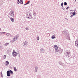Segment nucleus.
Returning a JSON list of instances; mask_svg holds the SVG:
<instances>
[{
    "label": "nucleus",
    "mask_w": 78,
    "mask_h": 78,
    "mask_svg": "<svg viewBox=\"0 0 78 78\" xmlns=\"http://www.w3.org/2000/svg\"><path fill=\"white\" fill-rule=\"evenodd\" d=\"M54 47L55 48V52H58L59 51L58 47L56 45H54Z\"/></svg>",
    "instance_id": "f257e3e1"
},
{
    "label": "nucleus",
    "mask_w": 78,
    "mask_h": 78,
    "mask_svg": "<svg viewBox=\"0 0 78 78\" xmlns=\"http://www.w3.org/2000/svg\"><path fill=\"white\" fill-rule=\"evenodd\" d=\"M14 11L12 10L10 12V17H14Z\"/></svg>",
    "instance_id": "f03ea898"
},
{
    "label": "nucleus",
    "mask_w": 78,
    "mask_h": 78,
    "mask_svg": "<svg viewBox=\"0 0 78 78\" xmlns=\"http://www.w3.org/2000/svg\"><path fill=\"white\" fill-rule=\"evenodd\" d=\"M12 55L13 56H17V53L16 51H13V52H12Z\"/></svg>",
    "instance_id": "7ed1b4c3"
},
{
    "label": "nucleus",
    "mask_w": 78,
    "mask_h": 78,
    "mask_svg": "<svg viewBox=\"0 0 78 78\" xmlns=\"http://www.w3.org/2000/svg\"><path fill=\"white\" fill-rule=\"evenodd\" d=\"M23 45L24 47H27V42L26 41H25L23 43Z\"/></svg>",
    "instance_id": "20e7f679"
},
{
    "label": "nucleus",
    "mask_w": 78,
    "mask_h": 78,
    "mask_svg": "<svg viewBox=\"0 0 78 78\" xmlns=\"http://www.w3.org/2000/svg\"><path fill=\"white\" fill-rule=\"evenodd\" d=\"M75 45L76 46L78 47V41H76L75 42Z\"/></svg>",
    "instance_id": "39448f33"
},
{
    "label": "nucleus",
    "mask_w": 78,
    "mask_h": 78,
    "mask_svg": "<svg viewBox=\"0 0 78 78\" xmlns=\"http://www.w3.org/2000/svg\"><path fill=\"white\" fill-rule=\"evenodd\" d=\"M17 2H19V3H20V4H21V5H22L23 3V0H22V1H21V2H20L19 1V0H18Z\"/></svg>",
    "instance_id": "423d86ee"
},
{
    "label": "nucleus",
    "mask_w": 78,
    "mask_h": 78,
    "mask_svg": "<svg viewBox=\"0 0 78 78\" xmlns=\"http://www.w3.org/2000/svg\"><path fill=\"white\" fill-rule=\"evenodd\" d=\"M17 39V38L16 37H15V38H13L12 41V42H14Z\"/></svg>",
    "instance_id": "0eeeda50"
},
{
    "label": "nucleus",
    "mask_w": 78,
    "mask_h": 78,
    "mask_svg": "<svg viewBox=\"0 0 78 78\" xmlns=\"http://www.w3.org/2000/svg\"><path fill=\"white\" fill-rule=\"evenodd\" d=\"M8 72H9L10 74H13V72H12V71L11 70L9 71H8Z\"/></svg>",
    "instance_id": "6e6552de"
},
{
    "label": "nucleus",
    "mask_w": 78,
    "mask_h": 78,
    "mask_svg": "<svg viewBox=\"0 0 78 78\" xmlns=\"http://www.w3.org/2000/svg\"><path fill=\"white\" fill-rule=\"evenodd\" d=\"M55 35H54L53 36H52L51 37V38L52 39H55V38L56 37L55 36Z\"/></svg>",
    "instance_id": "1a4fd4ad"
},
{
    "label": "nucleus",
    "mask_w": 78,
    "mask_h": 78,
    "mask_svg": "<svg viewBox=\"0 0 78 78\" xmlns=\"http://www.w3.org/2000/svg\"><path fill=\"white\" fill-rule=\"evenodd\" d=\"M7 76H10V74L8 72H7Z\"/></svg>",
    "instance_id": "9d476101"
},
{
    "label": "nucleus",
    "mask_w": 78,
    "mask_h": 78,
    "mask_svg": "<svg viewBox=\"0 0 78 78\" xmlns=\"http://www.w3.org/2000/svg\"><path fill=\"white\" fill-rule=\"evenodd\" d=\"M44 49H41L40 52H41V53H44Z\"/></svg>",
    "instance_id": "9b49d317"
},
{
    "label": "nucleus",
    "mask_w": 78,
    "mask_h": 78,
    "mask_svg": "<svg viewBox=\"0 0 78 78\" xmlns=\"http://www.w3.org/2000/svg\"><path fill=\"white\" fill-rule=\"evenodd\" d=\"M5 32H0V34H5Z\"/></svg>",
    "instance_id": "f8f14e48"
},
{
    "label": "nucleus",
    "mask_w": 78,
    "mask_h": 78,
    "mask_svg": "<svg viewBox=\"0 0 78 78\" xmlns=\"http://www.w3.org/2000/svg\"><path fill=\"white\" fill-rule=\"evenodd\" d=\"M6 63L5 66H7V65H8L9 64V62L8 61H7L6 62Z\"/></svg>",
    "instance_id": "ddd939ff"
},
{
    "label": "nucleus",
    "mask_w": 78,
    "mask_h": 78,
    "mask_svg": "<svg viewBox=\"0 0 78 78\" xmlns=\"http://www.w3.org/2000/svg\"><path fill=\"white\" fill-rule=\"evenodd\" d=\"M9 45V43H6L5 44V46H7V45Z\"/></svg>",
    "instance_id": "4468645a"
},
{
    "label": "nucleus",
    "mask_w": 78,
    "mask_h": 78,
    "mask_svg": "<svg viewBox=\"0 0 78 78\" xmlns=\"http://www.w3.org/2000/svg\"><path fill=\"white\" fill-rule=\"evenodd\" d=\"M3 58L4 59H6V55H4L3 56Z\"/></svg>",
    "instance_id": "2eb2a0df"
},
{
    "label": "nucleus",
    "mask_w": 78,
    "mask_h": 78,
    "mask_svg": "<svg viewBox=\"0 0 78 78\" xmlns=\"http://www.w3.org/2000/svg\"><path fill=\"white\" fill-rule=\"evenodd\" d=\"M10 19L12 21V22H14V18H11Z\"/></svg>",
    "instance_id": "dca6fc26"
},
{
    "label": "nucleus",
    "mask_w": 78,
    "mask_h": 78,
    "mask_svg": "<svg viewBox=\"0 0 78 78\" xmlns=\"http://www.w3.org/2000/svg\"><path fill=\"white\" fill-rule=\"evenodd\" d=\"M27 16H30V13L29 12H27Z\"/></svg>",
    "instance_id": "f3484780"
},
{
    "label": "nucleus",
    "mask_w": 78,
    "mask_h": 78,
    "mask_svg": "<svg viewBox=\"0 0 78 78\" xmlns=\"http://www.w3.org/2000/svg\"><path fill=\"white\" fill-rule=\"evenodd\" d=\"M14 70L15 72H17V69H16V67L14 68Z\"/></svg>",
    "instance_id": "a211bd4d"
},
{
    "label": "nucleus",
    "mask_w": 78,
    "mask_h": 78,
    "mask_svg": "<svg viewBox=\"0 0 78 78\" xmlns=\"http://www.w3.org/2000/svg\"><path fill=\"white\" fill-rule=\"evenodd\" d=\"M64 5H67V2H64Z\"/></svg>",
    "instance_id": "6ab92c4d"
},
{
    "label": "nucleus",
    "mask_w": 78,
    "mask_h": 78,
    "mask_svg": "<svg viewBox=\"0 0 78 78\" xmlns=\"http://www.w3.org/2000/svg\"><path fill=\"white\" fill-rule=\"evenodd\" d=\"M64 3L63 2H62V3L61 4V6H62V7H63V5Z\"/></svg>",
    "instance_id": "aec40b11"
},
{
    "label": "nucleus",
    "mask_w": 78,
    "mask_h": 78,
    "mask_svg": "<svg viewBox=\"0 0 78 78\" xmlns=\"http://www.w3.org/2000/svg\"><path fill=\"white\" fill-rule=\"evenodd\" d=\"M30 1H28L27 3L26 4H27V5H28V4H29V3H30Z\"/></svg>",
    "instance_id": "412c9836"
},
{
    "label": "nucleus",
    "mask_w": 78,
    "mask_h": 78,
    "mask_svg": "<svg viewBox=\"0 0 78 78\" xmlns=\"http://www.w3.org/2000/svg\"><path fill=\"white\" fill-rule=\"evenodd\" d=\"M34 16H36V13H34Z\"/></svg>",
    "instance_id": "4be33fe9"
},
{
    "label": "nucleus",
    "mask_w": 78,
    "mask_h": 78,
    "mask_svg": "<svg viewBox=\"0 0 78 78\" xmlns=\"http://www.w3.org/2000/svg\"><path fill=\"white\" fill-rule=\"evenodd\" d=\"M35 72H37V69H35Z\"/></svg>",
    "instance_id": "5701e85b"
},
{
    "label": "nucleus",
    "mask_w": 78,
    "mask_h": 78,
    "mask_svg": "<svg viewBox=\"0 0 78 78\" xmlns=\"http://www.w3.org/2000/svg\"><path fill=\"white\" fill-rule=\"evenodd\" d=\"M73 16H75V12H73L72 13V15H73Z\"/></svg>",
    "instance_id": "b1692460"
},
{
    "label": "nucleus",
    "mask_w": 78,
    "mask_h": 78,
    "mask_svg": "<svg viewBox=\"0 0 78 78\" xmlns=\"http://www.w3.org/2000/svg\"><path fill=\"white\" fill-rule=\"evenodd\" d=\"M66 54H67V56H69V52H67V53H66Z\"/></svg>",
    "instance_id": "393cba45"
},
{
    "label": "nucleus",
    "mask_w": 78,
    "mask_h": 78,
    "mask_svg": "<svg viewBox=\"0 0 78 78\" xmlns=\"http://www.w3.org/2000/svg\"><path fill=\"white\" fill-rule=\"evenodd\" d=\"M68 8H69V7L68 6V7L66 8V9L67 10V9H68Z\"/></svg>",
    "instance_id": "a878e982"
},
{
    "label": "nucleus",
    "mask_w": 78,
    "mask_h": 78,
    "mask_svg": "<svg viewBox=\"0 0 78 78\" xmlns=\"http://www.w3.org/2000/svg\"><path fill=\"white\" fill-rule=\"evenodd\" d=\"M7 36H9V34H6Z\"/></svg>",
    "instance_id": "bb28decb"
},
{
    "label": "nucleus",
    "mask_w": 78,
    "mask_h": 78,
    "mask_svg": "<svg viewBox=\"0 0 78 78\" xmlns=\"http://www.w3.org/2000/svg\"><path fill=\"white\" fill-rule=\"evenodd\" d=\"M19 35H17L16 36L17 37H19Z\"/></svg>",
    "instance_id": "cd10ccee"
},
{
    "label": "nucleus",
    "mask_w": 78,
    "mask_h": 78,
    "mask_svg": "<svg viewBox=\"0 0 78 78\" xmlns=\"http://www.w3.org/2000/svg\"><path fill=\"white\" fill-rule=\"evenodd\" d=\"M39 40V37H37V40Z\"/></svg>",
    "instance_id": "c85d7f7f"
},
{
    "label": "nucleus",
    "mask_w": 78,
    "mask_h": 78,
    "mask_svg": "<svg viewBox=\"0 0 78 78\" xmlns=\"http://www.w3.org/2000/svg\"><path fill=\"white\" fill-rule=\"evenodd\" d=\"M71 17H73V15L72 14L71 16H70Z\"/></svg>",
    "instance_id": "c756f323"
},
{
    "label": "nucleus",
    "mask_w": 78,
    "mask_h": 78,
    "mask_svg": "<svg viewBox=\"0 0 78 78\" xmlns=\"http://www.w3.org/2000/svg\"><path fill=\"white\" fill-rule=\"evenodd\" d=\"M62 9L63 10H64V9H65V8H64L63 7V8L62 7Z\"/></svg>",
    "instance_id": "7c9ffc66"
},
{
    "label": "nucleus",
    "mask_w": 78,
    "mask_h": 78,
    "mask_svg": "<svg viewBox=\"0 0 78 78\" xmlns=\"http://www.w3.org/2000/svg\"><path fill=\"white\" fill-rule=\"evenodd\" d=\"M26 30H28V28H26Z\"/></svg>",
    "instance_id": "2f4dec72"
},
{
    "label": "nucleus",
    "mask_w": 78,
    "mask_h": 78,
    "mask_svg": "<svg viewBox=\"0 0 78 78\" xmlns=\"http://www.w3.org/2000/svg\"><path fill=\"white\" fill-rule=\"evenodd\" d=\"M22 0H20V2H22Z\"/></svg>",
    "instance_id": "473e14b6"
},
{
    "label": "nucleus",
    "mask_w": 78,
    "mask_h": 78,
    "mask_svg": "<svg viewBox=\"0 0 78 78\" xmlns=\"http://www.w3.org/2000/svg\"><path fill=\"white\" fill-rule=\"evenodd\" d=\"M17 4H19V3L18 2H17Z\"/></svg>",
    "instance_id": "72a5a7b5"
},
{
    "label": "nucleus",
    "mask_w": 78,
    "mask_h": 78,
    "mask_svg": "<svg viewBox=\"0 0 78 78\" xmlns=\"http://www.w3.org/2000/svg\"><path fill=\"white\" fill-rule=\"evenodd\" d=\"M27 5V3H26V4H24V5Z\"/></svg>",
    "instance_id": "f704fd0d"
},
{
    "label": "nucleus",
    "mask_w": 78,
    "mask_h": 78,
    "mask_svg": "<svg viewBox=\"0 0 78 78\" xmlns=\"http://www.w3.org/2000/svg\"><path fill=\"white\" fill-rule=\"evenodd\" d=\"M27 18H28V19H29V17L28 16Z\"/></svg>",
    "instance_id": "c9c22d12"
},
{
    "label": "nucleus",
    "mask_w": 78,
    "mask_h": 78,
    "mask_svg": "<svg viewBox=\"0 0 78 78\" xmlns=\"http://www.w3.org/2000/svg\"><path fill=\"white\" fill-rule=\"evenodd\" d=\"M75 1H76V0H75Z\"/></svg>",
    "instance_id": "e433bc0d"
},
{
    "label": "nucleus",
    "mask_w": 78,
    "mask_h": 78,
    "mask_svg": "<svg viewBox=\"0 0 78 78\" xmlns=\"http://www.w3.org/2000/svg\"><path fill=\"white\" fill-rule=\"evenodd\" d=\"M0 30H1V28H0Z\"/></svg>",
    "instance_id": "4c0bfd02"
}]
</instances>
